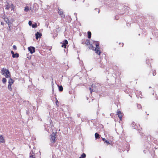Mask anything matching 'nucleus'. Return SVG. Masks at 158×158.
Instances as JSON below:
<instances>
[{
  "label": "nucleus",
  "instance_id": "nucleus-27",
  "mask_svg": "<svg viewBox=\"0 0 158 158\" xmlns=\"http://www.w3.org/2000/svg\"><path fill=\"white\" fill-rule=\"evenodd\" d=\"M137 107H138V108L139 109H141L142 108V107H141V105H140L139 104H138Z\"/></svg>",
  "mask_w": 158,
  "mask_h": 158
},
{
  "label": "nucleus",
  "instance_id": "nucleus-12",
  "mask_svg": "<svg viewBox=\"0 0 158 158\" xmlns=\"http://www.w3.org/2000/svg\"><path fill=\"white\" fill-rule=\"evenodd\" d=\"M85 44L86 46H88L90 44V40H86Z\"/></svg>",
  "mask_w": 158,
  "mask_h": 158
},
{
  "label": "nucleus",
  "instance_id": "nucleus-8",
  "mask_svg": "<svg viewBox=\"0 0 158 158\" xmlns=\"http://www.w3.org/2000/svg\"><path fill=\"white\" fill-rule=\"evenodd\" d=\"M58 13L62 17H64L65 15L64 14L63 11L62 10L59 9Z\"/></svg>",
  "mask_w": 158,
  "mask_h": 158
},
{
  "label": "nucleus",
  "instance_id": "nucleus-7",
  "mask_svg": "<svg viewBox=\"0 0 158 158\" xmlns=\"http://www.w3.org/2000/svg\"><path fill=\"white\" fill-rule=\"evenodd\" d=\"M5 142V140L4 137H3V135H0V143H4Z\"/></svg>",
  "mask_w": 158,
  "mask_h": 158
},
{
  "label": "nucleus",
  "instance_id": "nucleus-11",
  "mask_svg": "<svg viewBox=\"0 0 158 158\" xmlns=\"http://www.w3.org/2000/svg\"><path fill=\"white\" fill-rule=\"evenodd\" d=\"M3 19L5 21L6 23H10L8 18L6 17H4L3 18Z\"/></svg>",
  "mask_w": 158,
  "mask_h": 158
},
{
  "label": "nucleus",
  "instance_id": "nucleus-2",
  "mask_svg": "<svg viewBox=\"0 0 158 158\" xmlns=\"http://www.w3.org/2000/svg\"><path fill=\"white\" fill-rule=\"evenodd\" d=\"M1 71L2 74L4 75L6 78H10V73L8 69L3 68L1 70Z\"/></svg>",
  "mask_w": 158,
  "mask_h": 158
},
{
  "label": "nucleus",
  "instance_id": "nucleus-34",
  "mask_svg": "<svg viewBox=\"0 0 158 158\" xmlns=\"http://www.w3.org/2000/svg\"><path fill=\"white\" fill-rule=\"evenodd\" d=\"M29 25L30 26H31L32 25V22L31 21H29L28 22Z\"/></svg>",
  "mask_w": 158,
  "mask_h": 158
},
{
  "label": "nucleus",
  "instance_id": "nucleus-5",
  "mask_svg": "<svg viewBox=\"0 0 158 158\" xmlns=\"http://www.w3.org/2000/svg\"><path fill=\"white\" fill-rule=\"evenodd\" d=\"M28 51L30 52V53L32 54L34 52H35V48L33 47H29L28 48Z\"/></svg>",
  "mask_w": 158,
  "mask_h": 158
},
{
  "label": "nucleus",
  "instance_id": "nucleus-35",
  "mask_svg": "<svg viewBox=\"0 0 158 158\" xmlns=\"http://www.w3.org/2000/svg\"><path fill=\"white\" fill-rule=\"evenodd\" d=\"M102 138V140L104 141V143H106V141L107 140H106L105 138Z\"/></svg>",
  "mask_w": 158,
  "mask_h": 158
},
{
  "label": "nucleus",
  "instance_id": "nucleus-21",
  "mask_svg": "<svg viewBox=\"0 0 158 158\" xmlns=\"http://www.w3.org/2000/svg\"><path fill=\"white\" fill-rule=\"evenodd\" d=\"M6 8H5L6 9L9 10L10 8V6L8 3H7V5H6Z\"/></svg>",
  "mask_w": 158,
  "mask_h": 158
},
{
  "label": "nucleus",
  "instance_id": "nucleus-20",
  "mask_svg": "<svg viewBox=\"0 0 158 158\" xmlns=\"http://www.w3.org/2000/svg\"><path fill=\"white\" fill-rule=\"evenodd\" d=\"M86 40L85 39H83L81 41V44H85V42H86Z\"/></svg>",
  "mask_w": 158,
  "mask_h": 158
},
{
  "label": "nucleus",
  "instance_id": "nucleus-15",
  "mask_svg": "<svg viewBox=\"0 0 158 158\" xmlns=\"http://www.w3.org/2000/svg\"><path fill=\"white\" fill-rule=\"evenodd\" d=\"M88 37L89 39H90L91 37V33L90 31L88 32Z\"/></svg>",
  "mask_w": 158,
  "mask_h": 158
},
{
  "label": "nucleus",
  "instance_id": "nucleus-3",
  "mask_svg": "<svg viewBox=\"0 0 158 158\" xmlns=\"http://www.w3.org/2000/svg\"><path fill=\"white\" fill-rule=\"evenodd\" d=\"M50 140L52 143H54L56 140V135L55 133L53 132L51 135Z\"/></svg>",
  "mask_w": 158,
  "mask_h": 158
},
{
  "label": "nucleus",
  "instance_id": "nucleus-29",
  "mask_svg": "<svg viewBox=\"0 0 158 158\" xmlns=\"http://www.w3.org/2000/svg\"><path fill=\"white\" fill-rule=\"evenodd\" d=\"M11 53L12 54V57L15 56V53H14V52L13 51H11Z\"/></svg>",
  "mask_w": 158,
  "mask_h": 158
},
{
  "label": "nucleus",
  "instance_id": "nucleus-32",
  "mask_svg": "<svg viewBox=\"0 0 158 158\" xmlns=\"http://www.w3.org/2000/svg\"><path fill=\"white\" fill-rule=\"evenodd\" d=\"M56 104L57 106L58 105V104L59 103V102H58V100H57V98H56Z\"/></svg>",
  "mask_w": 158,
  "mask_h": 158
},
{
  "label": "nucleus",
  "instance_id": "nucleus-23",
  "mask_svg": "<svg viewBox=\"0 0 158 158\" xmlns=\"http://www.w3.org/2000/svg\"><path fill=\"white\" fill-rule=\"evenodd\" d=\"M32 28L36 27H37V23H35L34 24H33L32 25Z\"/></svg>",
  "mask_w": 158,
  "mask_h": 158
},
{
  "label": "nucleus",
  "instance_id": "nucleus-28",
  "mask_svg": "<svg viewBox=\"0 0 158 158\" xmlns=\"http://www.w3.org/2000/svg\"><path fill=\"white\" fill-rule=\"evenodd\" d=\"M105 143H106V144L107 145H108L109 144H110V143L109 141L108 140L106 141Z\"/></svg>",
  "mask_w": 158,
  "mask_h": 158
},
{
  "label": "nucleus",
  "instance_id": "nucleus-6",
  "mask_svg": "<svg viewBox=\"0 0 158 158\" xmlns=\"http://www.w3.org/2000/svg\"><path fill=\"white\" fill-rule=\"evenodd\" d=\"M63 44L62 45L61 47L64 48H66V45L68 44V42L66 40H65L63 41Z\"/></svg>",
  "mask_w": 158,
  "mask_h": 158
},
{
  "label": "nucleus",
  "instance_id": "nucleus-1",
  "mask_svg": "<svg viewBox=\"0 0 158 158\" xmlns=\"http://www.w3.org/2000/svg\"><path fill=\"white\" fill-rule=\"evenodd\" d=\"M96 48L94 49V47L92 44H90L89 46L88 47L89 49L94 50L96 53H97L99 55H100L101 53V50L100 49L99 44L98 42H95Z\"/></svg>",
  "mask_w": 158,
  "mask_h": 158
},
{
  "label": "nucleus",
  "instance_id": "nucleus-19",
  "mask_svg": "<svg viewBox=\"0 0 158 158\" xmlns=\"http://www.w3.org/2000/svg\"><path fill=\"white\" fill-rule=\"evenodd\" d=\"M6 79L5 78H3L2 79V82L4 84H5L6 82Z\"/></svg>",
  "mask_w": 158,
  "mask_h": 158
},
{
  "label": "nucleus",
  "instance_id": "nucleus-25",
  "mask_svg": "<svg viewBox=\"0 0 158 158\" xmlns=\"http://www.w3.org/2000/svg\"><path fill=\"white\" fill-rule=\"evenodd\" d=\"M156 71L155 70H152V74L153 76H155L156 75Z\"/></svg>",
  "mask_w": 158,
  "mask_h": 158
},
{
  "label": "nucleus",
  "instance_id": "nucleus-30",
  "mask_svg": "<svg viewBox=\"0 0 158 158\" xmlns=\"http://www.w3.org/2000/svg\"><path fill=\"white\" fill-rule=\"evenodd\" d=\"M13 47L14 49L15 50H16L17 49V47L15 45H13Z\"/></svg>",
  "mask_w": 158,
  "mask_h": 158
},
{
  "label": "nucleus",
  "instance_id": "nucleus-17",
  "mask_svg": "<svg viewBox=\"0 0 158 158\" xmlns=\"http://www.w3.org/2000/svg\"><path fill=\"white\" fill-rule=\"evenodd\" d=\"M58 86L59 87V90L61 92L63 90V88L62 86L61 85Z\"/></svg>",
  "mask_w": 158,
  "mask_h": 158
},
{
  "label": "nucleus",
  "instance_id": "nucleus-14",
  "mask_svg": "<svg viewBox=\"0 0 158 158\" xmlns=\"http://www.w3.org/2000/svg\"><path fill=\"white\" fill-rule=\"evenodd\" d=\"M95 136L96 139H99L100 138V135H99L97 133H96L95 134Z\"/></svg>",
  "mask_w": 158,
  "mask_h": 158
},
{
  "label": "nucleus",
  "instance_id": "nucleus-9",
  "mask_svg": "<svg viewBox=\"0 0 158 158\" xmlns=\"http://www.w3.org/2000/svg\"><path fill=\"white\" fill-rule=\"evenodd\" d=\"M42 35V34L41 33H40L38 32H37L35 34L36 39L37 40L39 38H40Z\"/></svg>",
  "mask_w": 158,
  "mask_h": 158
},
{
  "label": "nucleus",
  "instance_id": "nucleus-26",
  "mask_svg": "<svg viewBox=\"0 0 158 158\" xmlns=\"http://www.w3.org/2000/svg\"><path fill=\"white\" fill-rule=\"evenodd\" d=\"M11 8H12V10H14L15 9V6L13 4H11L10 5Z\"/></svg>",
  "mask_w": 158,
  "mask_h": 158
},
{
  "label": "nucleus",
  "instance_id": "nucleus-10",
  "mask_svg": "<svg viewBox=\"0 0 158 158\" xmlns=\"http://www.w3.org/2000/svg\"><path fill=\"white\" fill-rule=\"evenodd\" d=\"M8 83L9 84L12 85L14 83V80L11 78H10L8 81Z\"/></svg>",
  "mask_w": 158,
  "mask_h": 158
},
{
  "label": "nucleus",
  "instance_id": "nucleus-24",
  "mask_svg": "<svg viewBox=\"0 0 158 158\" xmlns=\"http://www.w3.org/2000/svg\"><path fill=\"white\" fill-rule=\"evenodd\" d=\"M15 56L14 57H12L13 58H15V57H16V58H18L19 57V54L17 53H16L15 54Z\"/></svg>",
  "mask_w": 158,
  "mask_h": 158
},
{
  "label": "nucleus",
  "instance_id": "nucleus-18",
  "mask_svg": "<svg viewBox=\"0 0 158 158\" xmlns=\"http://www.w3.org/2000/svg\"><path fill=\"white\" fill-rule=\"evenodd\" d=\"M29 10V7L28 6H27L25 7L24 9V11L27 12Z\"/></svg>",
  "mask_w": 158,
  "mask_h": 158
},
{
  "label": "nucleus",
  "instance_id": "nucleus-22",
  "mask_svg": "<svg viewBox=\"0 0 158 158\" xmlns=\"http://www.w3.org/2000/svg\"><path fill=\"white\" fill-rule=\"evenodd\" d=\"M10 23H7V24L8 25V27H9L8 30L10 31L11 30V26L10 25Z\"/></svg>",
  "mask_w": 158,
  "mask_h": 158
},
{
  "label": "nucleus",
  "instance_id": "nucleus-13",
  "mask_svg": "<svg viewBox=\"0 0 158 158\" xmlns=\"http://www.w3.org/2000/svg\"><path fill=\"white\" fill-rule=\"evenodd\" d=\"M11 85H12L9 84L8 85V89L10 91H12Z\"/></svg>",
  "mask_w": 158,
  "mask_h": 158
},
{
  "label": "nucleus",
  "instance_id": "nucleus-33",
  "mask_svg": "<svg viewBox=\"0 0 158 158\" xmlns=\"http://www.w3.org/2000/svg\"><path fill=\"white\" fill-rule=\"evenodd\" d=\"M30 157L31 158H35V156L34 155H31L30 156Z\"/></svg>",
  "mask_w": 158,
  "mask_h": 158
},
{
  "label": "nucleus",
  "instance_id": "nucleus-37",
  "mask_svg": "<svg viewBox=\"0 0 158 158\" xmlns=\"http://www.w3.org/2000/svg\"><path fill=\"white\" fill-rule=\"evenodd\" d=\"M1 24L2 26H3L4 25V23L3 22H1Z\"/></svg>",
  "mask_w": 158,
  "mask_h": 158
},
{
  "label": "nucleus",
  "instance_id": "nucleus-36",
  "mask_svg": "<svg viewBox=\"0 0 158 158\" xmlns=\"http://www.w3.org/2000/svg\"><path fill=\"white\" fill-rule=\"evenodd\" d=\"M102 138V140L104 141V143H106V141L107 140H106L105 138Z\"/></svg>",
  "mask_w": 158,
  "mask_h": 158
},
{
  "label": "nucleus",
  "instance_id": "nucleus-4",
  "mask_svg": "<svg viewBox=\"0 0 158 158\" xmlns=\"http://www.w3.org/2000/svg\"><path fill=\"white\" fill-rule=\"evenodd\" d=\"M117 114L119 118L120 121H121L123 115V113H122L120 110H117Z\"/></svg>",
  "mask_w": 158,
  "mask_h": 158
},
{
  "label": "nucleus",
  "instance_id": "nucleus-16",
  "mask_svg": "<svg viewBox=\"0 0 158 158\" xmlns=\"http://www.w3.org/2000/svg\"><path fill=\"white\" fill-rule=\"evenodd\" d=\"M86 154L84 153H83L81 155V156L79 157V158H85L86 157Z\"/></svg>",
  "mask_w": 158,
  "mask_h": 158
},
{
  "label": "nucleus",
  "instance_id": "nucleus-31",
  "mask_svg": "<svg viewBox=\"0 0 158 158\" xmlns=\"http://www.w3.org/2000/svg\"><path fill=\"white\" fill-rule=\"evenodd\" d=\"M89 89L90 91V93H92V92H93V89L91 88L90 87V88H89Z\"/></svg>",
  "mask_w": 158,
  "mask_h": 158
}]
</instances>
